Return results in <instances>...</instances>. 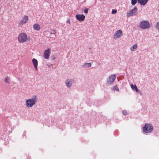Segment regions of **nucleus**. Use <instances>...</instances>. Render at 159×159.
Segmentation results:
<instances>
[{
    "mask_svg": "<svg viewBox=\"0 0 159 159\" xmlns=\"http://www.w3.org/2000/svg\"><path fill=\"white\" fill-rule=\"evenodd\" d=\"M122 113L123 115H126L128 114L127 111L125 110H124L122 111Z\"/></svg>",
    "mask_w": 159,
    "mask_h": 159,
    "instance_id": "20",
    "label": "nucleus"
},
{
    "mask_svg": "<svg viewBox=\"0 0 159 159\" xmlns=\"http://www.w3.org/2000/svg\"><path fill=\"white\" fill-rule=\"evenodd\" d=\"M32 62L35 69L36 70H37V66L38 65V62L37 60L36 59H35V58H33V59H32Z\"/></svg>",
    "mask_w": 159,
    "mask_h": 159,
    "instance_id": "12",
    "label": "nucleus"
},
{
    "mask_svg": "<svg viewBox=\"0 0 159 159\" xmlns=\"http://www.w3.org/2000/svg\"><path fill=\"white\" fill-rule=\"evenodd\" d=\"M116 77V75L115 74L111 75L109 76L108 80L107 81V83L109 84H111L114 81Z\"/></svg>",
    "mask_w": 159,
    "mask_h": 159,
    "instance_id": "8",
    "label": "nucleus"
},
{
    "mask_svg": "<svg viewBox=\"0 0 159 159\" xmlns=\"http://www.w3.org/2000/svg\"><path fill=\"white\" fill-rule=\"evenodd\" d=\"M130 86H131V87L132 89H133L134 88V89H135V91L136 92H138V89L136 86L135 85H133V84H131L130 85Z\"/></svg>",
    "mask_w": 159,
    "mask_h": 159,
    "instance_id": "17",
    "label": "nucleus"
},
{
    "mask_svg": "<svg viewBox=\"0 0 159 159\" xmlns=\"http://www.w3.org/2000/svg\"><path fill=\"white\" fill-rule=\"evenodd\" d=\"M56 33V32L55 30H53L52 31V33H51V34H55Z\"/></svg>",
    "mask_w": 159,
    "mask_h": 159,
    "instance_id": "25",
    "label": "nucleus"
},
{
    "mask_svg": "<svg viewBox=\"0 0 159 159\" xmlns=\"http://www.w3.org/2000/svg\"><path fill=\"white\" fill-rule=\"evenodd\" d=\"M137 10V8L136 7H134L133 9L129 11V12L127 13L126 15L127 17H129L135 15L136 14Z\"/></svg>",
    "mask_w": 159,
    "mask_h": 159,
    "instance_id": "7",
    "label": "nucleus"
},
{
    "mask_svg": "<svg viewBox=\"0 0 159 159\" xmlns=\"http://www.w3.org/2000/svg\"><path fill=\"white\" fill-rule=\"evenodd\" d=\"M75 17L77 19L80 21H83L85 19V16L83 14H77L75 16Z\"/></svg>",
    "mask_w": 159,
    "mask_h": 159,
    "instance_id": "9",
    "label": "nucleus"
},
{
    "mask_svg": "<svg viewBox=\"0 0 159 159\" xmlns=\"http://www.w3.org/2000/svg\"><path fill=\"white\" fill-rule=\"evenodd\" d=\"M18 39L19 42L20 43H23L25 42L27 40L28 37L26 33H23L19 34Z\"/></svg>",
    "mask_w": 159,
    "mask_h": 159,
    "instance_id": "3",
    "label": "nucleus"
},
{
    "mask_svg": "<svg viewBox=\"0 0 159 159\" xmlns=\"http://www.w3.org/2000/svg\"><path fill=\"white\" fill-rule=\"evenodd\" d=\"M148 0H138V2L140 5L144 6L147 3Z\"/></svg>",
    "mask_w": 159,
    "mask_h": 159,
    "instance_id": "13",
    "label": "nucleus"
},
{
    "mask_svg": "<svg viewBox=\"0 0 159 159\" xmlns=\"http://www.w3.org/2000/svg\"><path fill=\"white\" fill-rule=\"evenodd\" d=\"M153 129V126L152 124L147 123L143 127V130L146 133H150L152 131Z\"/></svg>",
    "mask_w": 159,
    "mask_h": 159,
    "instance_id": "2",
    "label": "nucleus"
},
{
    "mask_svg": "<svg viewBox=\"0 0 159 159\" xmlns=\"http://www.w3.org/2000/svg\"><path fill=\"white\" fill-rule=\"evenodd\" d=\"M137 48V45L136 44H134L130 48V49L131 51H134Z\"/></svg>",
    "mask_w": 159,
    "mask_h": 159,
    "instance_id": "16",
    "label": "nucleus"
},
{
    "mask_svg": "<svg viewBox=\"0 0 159 159\" xmlns=\"http://www.w3.org/2000/svg\"><path fill=\"white\" fill-rule=\"evenodd\" d=\"M50 54V49H48L46 50L44 52V57L45 59H48L49 57Z\"/></svg>",
    "mask_w": 159,
    "mask_h": 159,
    "instance_id": "11",
    "label": "nucleus"
},
{
    "mask_svg": "<svg viewBox=\"0 0 159 159\" xmlns=\"http://www.w3.org/2000/svg\"><path fill=\"white\" fill-rule=\"evenodd\" d=\"M84 12L86 13H87L88 12V9H86L84 11Z\"/></svg>",
    "mask_w": 159,
    "mask_h": 159,
    "instance_id": "24",
    "label": "nucleus"
},
{
    "mask_svg": "<svg viewBox=\"0 0 159 159\" xmlns=\"http://www.w3.org/2000/svg\"><path fill=\"white\" fill-rule=\"evenodd\" d=\"M37 102L35 98L27 100L25 102L26 105L28 107H31L35 105Z\"/></svg>",
    "mask_w": 159,
    "mask_h": 159,
    "instance_id": "1",
    "label": "nucleus"
},
{
    "mask_svg": "<svg viewBox=\"0 0 159 159\" xmlns=\"http://www.w3.org/2000/svg\"><path fill=\"white\" fill-rule=\"evenodd\" d=\"M137 0H131V3L132 5H135L137 2Z\"/></svg>",
    "mask_w": 159,
    "mask_h": 159,
    "instance_id": "19",
    "label": "nucleus"
},
{
    "mask_svg": "<svg viewBox=\"0 0 159 159\" xmlns=\"http://www.w3.org/2000/svg\"><path fill=\"white\" fill-rule=\"evenodd\" d=\"M150 26L149 23L148 21H142L139 24L140 27L143 29L148 28H149Z\"/></svg>",
    "mask_w": 159,
    "mask_h": 159,
    "instance_id": "4",
    "label": "nucleus"
},
{
    "mask_svg": "<svg viewBox=\"0 0 159 159\" xmlns=\"http://www.w3.org/2000/svg\"><path fill=\"white\" fill-rule=\"evenodd\" d=\"M114 90H116V91H119V89L118 88V87L116 86H115L114 87Z\"/></svg>",
    "mask_w": 159,
    "mask_h": 159,
    "instance_id": "23",
    "label": "nucleus"
},
{
    "mask_svg": "<svg viewBox=\"0 0 159 159\" xmlns=\"http://www.w3.org/2000/svg\"><path fill=\"white\" fill-rule=\"evenodd\" d=\"M156 27L157 29L159 30V22L157 23Z\"/></svg>",
    "mask_w": 159,
    "mask_h": 159,
    "instance_id": "22",
    "label": "nucleus"
},
{
    "mask_svg": "<svg viewBox=\"0 0 159 159\" xmlns=\"http://www.w3.org/2000/svg\"><path fill=\"white\" fill-rule=\"evenodd\" d=\"M123 35V33L121 30H118L115 32L113 38L114 39H116L118 38H120Z\"/></svg>",
    "mask_w": 159,
    "mask_h": 159,
    "instance_id": "6",
    "label": "nucleus"
},
{
    "mask_svg": "<svg viewBox=\"0 0 159 159\" xmlns=\"http://www.w3.org/2000/svg\"><path fill=\"white\" fill-rule=\"evenodd\" d=\"M29 20V17L27 16H24L22 18L21 20L20 21L19 25L20 26H21L24 24H26Z\"/></svg>",
    "mask_w": 159,
    "mask_h": 159,
    "instance_id": "5",
    "label": "nucleus"
},
{
    "mask_svg": "<svg viewBox=\"0 0 159 159\" xmlns=\"http://www.w3.org/2000/svg\"><path fill=\"white\" fill-rule=\"evenodd\" d=\"M66 22L67 23H68L69 24H70V19H68L66 21Z\"/></svg>",
    "mask_w": 159,
    "mask_h": 159,
    "instance_id": "26",
    "label": "nucleus"
},
{
    "mask_svg": "<svg viewBox=\"0 0 159 159\" xmlns=\"http://www.w3.org/2000/svg\"><path fill=\"white\" fill-rule=\"evenodd\" d=\"M117 12V10L115 9H112V10L111 13L112 14L116 13Z\"/></svg>",
    "mask_w": 159,
    "mask_h": 159,
    "instance_id": "21",
    "label": "nucleus"
},
{
    "mask_svg": "<svg viewBox=\"0 0 159 159\" xmlns=\"http://www.w3.org/2000/svg\"><path fill=\"white\" fill-rule=\"evenodd\" d=\"M33 29L35 30L39 31L40 30V26L39 24H36L33 25Z\"/></svg>",
    "mask_w": 159,
    "mask_h": 159,
    "instance_id": "14",
    "label": "nucleus"
},
{
    "mask_svg": "<svg viewBox=\"0 0 159 159\" xmlns=\"http://www.w3.org/2000/svg\"><path fill=\"white\" fill-rule=\"evenodd\" d=\"M91 66V63H84L83 65H82V67H85L86 68H89Z\"/></svg>",
    "mask_w": 159,
    "mask_h": 159,
    "instance_id": "15",
    "label": "nucleus"
},
{
    "mask_svg": "<svg viewBox=\"0 0 159 159\" xmlns=\"http://www.w3.org/2000/svg\"><path fill=\"white\" fill-rule=\"evenodd\" d=\"M4 81L6 83L9 84L10 82V80L9 78L5 77L4 79Z\"/></svg>",
    "mask_w": 159,
    "mask_h": 159,
    "instance_id": "18",
    "label": "nucleus"
},
{
    "mask_svg": "<svg viewBox=\"0 0 159 159\" xmlns=\"http://www.w3.org/2000/svg\"><path fill=\"white\" fill-rule=\"evenodd\" d=\"M74 83V80L71 79H67L65 81L66 86L69 88L71 87Z\"/></svg>",
    "mask_w": 159,
    "mask_h": 159,
    "instance_id": "10",
    "label": "nucleus"
}]
</instances>
